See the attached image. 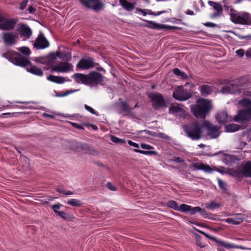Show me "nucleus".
Wrapping results in <instances>:
<instances>
[{"label":"nucleus","instance_id":"obj_48","mask_svg":"<svg viewBox=\"0 0 251 251\" xmlns=\"http://www.w3.org/2000/svg\"><path fill=\"white\" fill-rule=\"evenodd\" d=\"M225 221L228 224H231L234 225H239V222H236L234 218H227Z\"/></svg>","mask_w":251,"mask_h":251},{"label":"nucleus","instance_id":"obj_5","mask_svg":"<svg viewBox=\"0 0 251 251\" xmlns=\"http://www.w3.org/2000/svg\"><path fill=\"white\" fill-rule=\"evenodd\" d=\"M2 42L5 46H12L16 44L19 40V35L12 31L3 32L1 34Z\"/></svg>","mask_w":251,"mask_h":251},{"label":"nucleus","instance_id":"obj_27","mask_svg":"<svg viewBox=\"0 0 251 251\" xmlns=\"http://www.w3.org/2000/svg\"><path fill=\"white\" fill-rule=\"evenodd\" d=\"M243 176L251 177V162L248 161L241 169Z\"/></svg>","mask_w":251,"mask_h":251},{"label":"nucleus","instance_id":"obj_58","mask_svg":"<svg viewBox=\"0 0 251 251\" xmlns=\"http://www.w3.org/2000/svg\"><path fill=\"white\" fill-rule=\"evenodd\" d=\"M110 140L112 142L115 143H119V141H120V138H119L114 135H112L111 136Z\"/></svg>","mask_w":251,"mask_h":251},{"label":"nucleus","instance_id":"obj_26","mask_svg":"<svg viewBox=\"0 0 251 251\" xmlns=\"http://www.w3.org/2000/svg\"><path fill=\"white\" fill-rule=\"evenodd\" d=\"M216 119L220 124H224L228 122L229 121V118L227 113L224 111L217 114Z\"/></svg>","mask_w":251,"mask_h":251},{"label":"nucleus","instance_id":"obj_24","mask_svg":"<svg viewBox=\"0 0 251 251\" xmlns=\"http://www.w3.org/2000/svg\"><path fill=\"white\" fill-rule=\"evenodd\" d=\"M67 79H66V77L55 76L52 75H50L47 77L48 80L57 84H62L64 83L66 81H71V80L68 79V77H67Z\"/></svg>","mask_w":251,"mask_h":251},{"label":"nucleus","instance_id":"obj_16","mask_svg":"<svg viewBox=\"0 0 251 251\" xmlns=\"http://www.w3.org/2000/svg\"><path fill=\"white\" fill-rule=\"evenodd\" d=\"M51 72H58L61 73H66L73 70V66L67 62H62L59 65L52 66Z\"/></svg>","mask_w":251,"mask_h":251},{"label":"nucleus","instance_id":"obj_54","mask_svg":"<svg viewBox=\"0 0 251 251\" xmlns=\"http://www.w3.org/2000/svg\"><path fill=\"white\" fill-rule=\"evenodd\" d=\"M149 12L147 14H150V15H154V16H158V15H160L163 13H165L166 12V11H159V12H158L157 13H155V12H152L151 11V10H148Z\"/></svg>","mask_w":251,"mask_h":251},{"label":"nucleus","instance_id":"obj_28","mask_svg":"<svg viewBox=\"0 0 251 251\" xmlns=\"http://www.w3.org/2000/svg\"><path fill=\"white\" fill-rule=\"evenodd\" d=\"M121 5L128 11H131L135 8L134 4L127 1L126 0H120Z\"/></svg>","mask_w":251,"mask_h":251},{"label":"nucleus","instance_id":"obj_25","mask_svg":"<svg viewBox=\"0 0 251 251\" xmlns=\"http://www.w3.org/2000/svg\"><path fill=\"white\" fill-rule=\"evenodd\" d=\"M190 212L191 215H194L197 212H200V215L204 218H208V216L209 213L206 212V211L203 208L199 206H196L194 207H191V209L190 210Z\"/></svg>","mask_w":251,"mask_h":251},{"label":"nucleus","instance_id":"obj_22","mask_svg":"<svg viewBox=\"0 0 251 251\" xmlns=\"http://www.w3.org/2000/svg\"><path fill=\"white\" fill-rule=\"evenodd\" d=\"M214 87L212 86L203 84L201 85L199 88V90L200 92L201 96L206 97L210 95L213 91Z\"/></svg>","mask_w":251,"mask_h":251},{"label":"nucleus","instance_id":"obj_59","mask_svg":"<svg viewBox=\"0 0 251 251\" xmlns=\"http://www.w3.org/2000/svg\"><path fill=\"white\" fill-rule=\"evenodd\" d=\"M56 191L59 193H61L63 195H65V193H66V191L65 189H63L62 188H61V187H57L56 189H55Z\"/></svg>","mask_w":251,"mask_h":251},{"label":"nucleus","instance_id":"obj_33","mask_svg":"<svg viewBox=\"0 0 251 251\" xmlns=\"http://www.w3.org/2000/svg\"><path fill=\"white\" fill-rule=\"evenodd\" d=\"M77 148L85 153H89L91 151L90 147L85 143H79Z\"/></svg>","mask_w":251,"mask_h":251},{"label":"nucleus","instance_id":"obj_21","mask_svg":"<svg viewBox=\"0 0 251 251\" xmlns=\"http://www.w3.org/2000/svg\"><path fill=\"white\" fill-rule=\"evenodd\" d=\"M75 81L78 83H83L88 85V74L84 75L80 73H75L73 75Z\"/></svg>","mask_w":251,"mask_h":251},{"label":"nucleus","instance_id":"obj_52","mask_svg":"<svg viewBox=\"0 0 251 251\" xmlns=\"http://www.w3.org/2000/svg\"><path fill=\"white\" fill-rule=\"evenodd\" d=\"M84 107H85V108L89 112H90V113H91L92 114H95V115H98V114L97 113V112L95 111V110L92 108V107H91L90 106H88V105L87 104H85L84 105Z\"/></svg>","mask_w":251,"mask_h":251},{"label":"nucleus","instance_id":"obj_47","mask_svg":"<svg viewBox=\"0 0 251 251\" xmlns=\"http://www.w3.org/2000/svg\"><path fill=\"white\" fill-rule=\"evenodd\" d=\"M62 206V205L60 203H57L55 204H53L51 206V208L54 211V212L56 214V212H59L58 209H60L61 207Z\"/></svg>","mask_w":251,"mask_h":251},{"label":"nucleus","instance_id":"obj_51","mask_svg":"<svg viewBox=\"0 0 251 251\" xmlns=\"http://www.w3.org/2000/svg\"><path fill=\"white\" fill-rule=\"evenodd\" d=\"M156 137L165 140H169L170 137L164 133H158Z\"/></svg>","mask_w":251,"mask_h":251},{"label":"nucleus","instance_id":"obj_55","mask_svg":"<svg viewBox=\"0 0 251 251\" xmlns=\"http://www.w3.org/2000/svg\"><path fill=\"white\" fill-rule=\"evenodd\" d=\"M236 53L238 56L242 57L244 56V54H245V52L243 49H240L236 51Z\"/></svg>","mask_w":251,"mask_h":251},{"label":"nucleus","instance_id":"obj_50","mask_svg":"<svg viewBox=\"0 0 251 251\" xmlns=\"http://www.w3.org/2000/svg\"><path fill=\"white\" fill-rule=\"evenodd\" d=\"M106 186L108 188V189L111 191H116L117 190V188L115 186H114L112 183L110 182L107 183Z\"/></svg>","mask_w":251,"mask_h":251},{"label":"nucleus","instance_id":"obj_41","mask_svg":"<svg viewBox=\"0 0 251 251\" xmlns=\"http://www.w3.org/2000/svg\"><path fill=\"white\" fill-rule=\"evenodd\" d=\"M244 107H251V100L248 99H243L239 102Z\"/></svg>","mask_w":251,"mask_h":251},{"label":"nucleus","instance_id":"obj_3","mask_svg":"<svg viewBox=\"0 0 251 251\" xmlns=\"http://www.w3.org/2000/svg\"><path fill=\"white\" fill-rule=\"evenodd\" d=\"M3 57L5 58L13 64L24 67L31 64L30 61L20 53L11 50H8L2 54Z\"/></svg>","mask_w":251,"mask_h":251},{"label":"nucleus","instance_id":"obj_44","mask_svg":"<svg viewBox=\"0 0 251 251\" xmlns=\"http://www.w3.org/2000/svg\"><path fill=\"white\" fill-rule=\"evenodd\" d=\"M56 215L58 216H59L64 220H68L69 217V215L64 211L57 212H56Z\"/></svg>","mask_w":251,"mask_h":251},{"label":"nucleus","instance_id":"obj_53","mask_svg":"<svg viewBox=\"0 0 251 251\" xmlns=\"http://www.w3.org/2000/svg\"><path fill=\"white\" fill-rule=\"evenodd\" d=\"M63 56H64V58L65 59L64 60H66L67 61H71L72 59V56H71V53H69V52H68L67 53H63Z\"/></svg>","mask_w":251,"mask_h":251},{"label":"nucleus","instance_id":"obj_14","mask_svg":"<svg viewBox=\"0 0 251 251\" xmlns=\"http://www.w3.org/2000/svg\"><path fill=\"white\" fill-rule=\"evenodd\" d=\"M201 233L202 234L205 235L206 237H207L209 239H211L212 240H213V241H215L216 242L218 245H220L221 246H223V247H225L226 249H242V250H246V249H247L246 247H243V246H238V245H234V244H230L229 243L225 242V241H222V240H216V239L215 237H211V236H209L208 234H207L205 233H204V232L201 231Z\"/></svg>","mask_w":251,"mask_h":251},{"label":"nucleus","instance_id":"obj_60","mask_svg":"<svg viewBox=\"0 0 251 251\" xmlns=\"http://www.w3.org/2000/svg\"><path fill=\"white\" fill-rule=\"evenodd\" d=\"M78 91V90H72V89L68 90L66 91L63 94L62 96H65V97L70 94H72L74 92H76Z\"/></svg>","mask_w":251,"mask_h":251},{"label":"nucleus","instance_id":"obj_34","mask_svg":"<svg viewBox=\"0 0 251 251\" xmlns=\"http://www.w3.org/2000/svg\"><path fill=\"white\" fill-rule=\"evenodd\" d=\"M220 205L221 204L220 203L215 202V201H211L210 203L205 204V207L208 209L213 210L218 208Z\"/></svg>","mask_w":251,"mask_h":251},{"label":"nucleus","instance_id":"obj_32","mask_svg":"<svg viewBox=\"0 0 251 251\" xmlns=\"http://www.w3.org/2000/svg\"><path fill=\"white\" fill-rule=\"evenodd\" d=\"M208 4L210 6H212L214 9L216 11V12H219L221 13L223 12V9L220 3L213 1L209 0L208 1Z\"/></svg>","mask_w":251,"mask_h":251},{"label":"nucleus","instance_id":"obj_37","mask_svg":"<svg viewBox=\"0 0 251 251\" xmlns=\"http://www.w3.org/2000/svg\"><path fill=\"white\" fill-rule=\"evenodd\" d=\"M147 22L150 24V27L153 29H163L164 25L155 23L152 21H147Z\"/></svg>","mask_w":251,"mask_h":251},{"label":"nucleus","instance_id":"obj_29","mask_svg":"<svg viewBox=\"0 0 251 251\" xmlns=\"http://www.w3.org/2000/svg\"><path fill=\"white\" fill-rule=\"evenodd\" d=\"M27 71L32 74L38 76H41L43 75V72L42 69L35 66H31L29 69H27Z\"/></svg>","mask_w":251,"mask_h":251},{"label":"nucleus","instance_id":"obj_7","mask_svg":"<svg viewBox=\"0 0 251 251\" xmlns=\"http://www.w3.org/2000/svg\"><path fill=\"white\" fill-rule=\"evenodd\" d=\"M148 97L152 102V107L154 109L163 108L166 107V102L162 94L159 93L150 94Z\"/></svg>","mask_w":251,"mask_h":251},{"label":"nucleus","instance_id":"obj_13","mask_svg":"<svg viewBox=\"0 0 251 251\" xmlns=\"http://www.w3.org/2000/svg\"><path fill=\"white\" fill-rule=\"evenodd\" d=\"M79 1L87 8L95 11L99 10L103 6L102 3L100 0H79Z\"/></svg>","mask_w":251,"mask_h":251},{"label":"nucleus","instance_id":"obj_9","mask_svg":"<svg viewBox=\"0 0 251 251\" xmlns=\"http://www.w3.org/2000/svg\"><path fill=\"white\" fill-rule=\"evenodd\" d=\"M202 126L206 129L207 135L211 138H216L219 136L220 126L213 125L208 121H204Z\"/></svg>","mask_w":251,"mask_h":251},{"label":"nucleus","instance_id":"obj_4","mask_svg":"<svg viewBox=\"0 0 251 251\" xmlns=\"http://www.w3.org/2000/svg\"><path fill=\"white\" fill-rule=\"evenodd\" d=\"M230 19L235 24L243 25H251V15L247 12L239 13H231Z\"/></svg>","mask_w":251,"mask_h":251},{"label":"nucleus","instance_id":"obj_38","mask_svg":"<svg viewBox=\"0 0 251 251\" xmlns=\"http://www.w3.org/2000/svg\"><path fill=\"white\" fill-rule=\"evenodd\" d=\"M191 209V206L186 204H181L178 208V211L187 213Z\"/></svg>","mask_w":251,"mask_h":251},{"label":"nucleus","instance_id":"obj_19","mask_svg":"<svg viewBox=\"0 0 251 251\" xmlns=\"http://www.w3.org/2000/svg\"><path fill=\"white\" fill-rule=\"evenodd\" d=\"M119 106L121 110L120 113L123 114V115L132 116L133 115L132 110V107H130L128 103L126 101H121L119 103Z\"/></svg>","mask_w":251,"mask_h":251},{"label":"nucleus","instance_id":"obj_23","mask_svg":"<svg viewBox=\"0 0 251 251\" xmlns=\"http://www.w3.org/2000/svg\"><path fill=\"white\" fill-rule=\"evenodd\" d=\"M193 167L198 170H202L206 173H211L213 169L207 164L202 163H195L193 164Z\"/></svg>","mask_w":251,"mask_h":251},{"label":"nucleus","instance_id":"obj_56","mask_svg":"<svg viewBox=\"0 0 251 251\" xmlns=\"http://www.w3.org/2000/svg\"><path fill=\"white\" fill-rule=\"evenodd\" d=\"M141 147L143 149L149 150L153 149V147H152L150 145L146 144H143V143L141 144Z\"/></svg>","mask_w":251,"mask_h":251},{"label":"nucleus","instance_id":"obj_36","mask_svg":"<svg viewBox=\"0 0 251 251\" xmlns=\"http://www.w3.org/2000/svg\"><path fill=\"white\" fill-rule=\"evenodd\" d=\"M133 151L135 152H138L143 154L147 155H156L157 154V153L155 151H145L143 150H139L137 149H133Z\"/></svg>","mask_w":251,"mask_h":251},{"label":"nucleus","instance_id":"obj_10","mask_svg":"<svg viewBox=\"0 0 251 251\" xmlns=\"http://www.w3.org/2000/svg\"><path fill=\"white\" fill-rule=\"evenodd\" d=\"M88 85L96 86L101 85L103 81L104 76L100 73L93 71L88 74Z\"/></svg>","mask_w":251,"mask_h":251},{"label":"nucleus","instance_id":"obj_2","mask_svg":"<svg viewBox=\"0 0 251 251\" xmlns=\"http://www.w3.org/2000/svg\"><path fill=\"white\" fill-rule=\"evenodd\" d=\"M183 129L187 137L193 140H199L202 137L201 127L197 121L183 126Z\"/></svg>","mask_w":251,"mask_h":251},{"label":"nucleus","instance_id":"obj_57","mask_svg":"<svg viewBox=\"0 0 251 251\" xmlns=\"http://www.w3.org/2000/svg\"><path fill=\"white\" fill-rule=\"evenodd\" d=\"M71 125L73 126V127L79 129H84V127L82 126L75 123H71Z\"/></svg>","mask_w":251,"mask_h":251},{"label":"nucleus","instance_id":"obj_15","mask_svg":"<svg viewBox=\"0 0 251 251\" xmlns=\"http://www.w3.org/2000/svg\"><path fill=\"white\" fill-rule=\"evenodd\" d=\"M34 47L38 50L44 49L49 47L50 43L42 33H40L33 44Z\"/></svg>","mask_w":251,"mask_h":251},{"label":"nucleus","instance_id":"obj_8","mask_svg":"<svg viewBox=\"0 0 251 251\" xmlns=\"http://www.w3.org/2000/svg\"><path fill=\"white\" fill-rule=\"evenodd\" d=\"M251 119V107L239 110L234 117V120L238 123H247Z\"/></svg>","mask_w":251,"mask_h":251},{"label":"nucleus","instance_id":"obj_31","mask_svg":"<svg viewBox=\"0 0 251 251\" xmlns=\"http://www.w3.org/2000/svg\"><path fill=\"white\" fill-rule=\"evenodd\" d=\"M242 126L237 124H229L225 126V129L227 132H235L239 130Z\"/></svg>","mask_w":251,"mask_h":251},{"label":"nucleus","instance_id":"obj_1","mask_svg":"<svg viewBox=\"0 0 251 251\" xmlns=\"http://www.w3.org/2000/svg\"><path fill=\"white\" fill-rule=\"evenodd\" d=\"M212 108L211 101L207 99H200L196 104L191 106V110L197 118L205 119Z\"/></svg>","mask_w":251,"mask_h":251},{"label":"nucleus","instance_id":"obj_45","mask_svg":"<svg viewBox=\"0 0 251 251\" xmlns=\"http://www.w3.org/2000/svg\"><path fill=\"white\" fill-rule=\"evenodd\" d=\"M163 29H168V30L176 29V30H182V28L180 27H178V26L164 25Z\"/></svg>","mask_w":251,"mask_h":251},{"label":"nucleus","instance_id":"obj_64","mask_svg":"<svg viewBox=\"0 0 251 251\" xmlns=\"http://www.w3.org/2000/svg\"><path fill=\"white\" fill-rule=\"evenodd\" d=\"M246 56L248 58H251V48H249L245 52Z\"/></svg>","mask_w":251,"mask_h":251},{"label":"nucleus","instance_id":"obj_6","mask_svg":"<svg viewBox=\"0 0 251 251\" xmlns=\"http://www.w3.org/2000/svg\"><path fill=\"white\" fill-rule=\"evenodd\" d=\"M192 94L181 86H178L173 93L174 99L179 101H185L192 97Z\"/></svg>","mask_w":251,"mask_h":251},{"label":"nucleus","instance_id":"obj_49","mask_svg":"<svg viewBox=\"0 0 251 251\" xmlns=\"http://www.w3.org/2000/svg\"><path fill=\"white\" fill-rule=\"evenodd\" d=\"M28 0H22V2L20 3V9L23 10L26 6Z\"/></svg>","mask_w":251,"mask_h":251},{"label":"nucleus","instance_id":"obj_35","mask_svg":"<svg viewBox=\"0 0 251 251\" xmlns=\"http://www.w3.org/2000/svg\"><path fill=\"white\" fill-rule=\"evenodd\" d=\"M67 204L72 206L79 207L81 205L82 202L78 200L71 199L67 201Z\"/></svg>","mask_w":251,"mask_h":251},{"label":"nucleus","instance_id":"obj_46","mask_svg":"<svg viewBox=\"0 0 251 251\" xmlns=\"http://www.w3.org/2000/svg\"><path fill=\"white\" fill-rule=\"evenodd\" d=\"M218 184H219V187L221 189H222V190H223L224 191L226 190V184L222 180H221L220 179H218Z\"/></svg>","mask_w":251,"mask_h":251},{"label":"nucleus","instance_id":"obj_39","mask_svg":"<svg viewBox=\"0 0 251 251\" xmlns=\"http://www.w3.org/2000/svg\"><path fill=\"white\" fill-rule=\"evenodd\" d=\"M167 206L176 211H178L179 208L178 205L175 201H169L167 203Z\"/></svg>","mask_w":251,"mask_h":251},{"label":"nucleus","instance_id":"obj_12","mask_svg":"<svg viewBox=\"0 0 251 251\" xmlns=\"http://www.w3.org/2000/svg\"><path fill=\"white\" fill-rule=\"evenodd\" d=\"M17 31L23 40L25 41L30 38L32 34V31L29 26L25 24L21 23L18 25Z\"/></svg>","mask_w":251,"mask_h":251},{"label":"nucleus","instance_id":"obj_40","mask_svg":"<svg viewBox=\"0 0 251 251\" xmlns=\"http://www.w3.org/2000/svg\"><path fill=\"white\" fill-rule=\"evenodd\" d=\"M230 174L233 176L237 177H241L243 176L242 171H238L237 170L230 169L229 171Z\"/></svg>","mask_w":251,"mask_h":251},{"label":"nucleus","instance_id":"obj_20","mask_svg":"<svg viewBox=\"0 0 251 251\" xmlns=\"http://www.w3.org/2000/svg\"><path fill=\"white\" fill-rule=\"evenodd\" d=\"M185 112V110L181 108L178 104H171L169 108V113L172 114H179L181 116H184Z\"/></svg>","mask_w":251,"mask_h":251},{"label":"nucleus","instance_id":"obj_11","mask_svg":"<svg viewBox=\"0 0 251 251\" xmlns=\"http://www.w3.org/2000/svg\"><path fill=\"white\" fill-rule=\"evenodd\" d=\"M1 21L0 24V29L8 31L14 29L18 22L17 18L6 19L4 17Z\"/></svg>","mask_w":251,"mask_h":251},{"label":"nucleus","instance_id":"obj_63","mask_svg":"<svg viewBox=\"0 0 251 251\" xmlns=\"http://www.w3.org/2000/svg\"><path fill=\"white\" fill-rule=\"evenodd\" d=\"M56 57H58L60 59H62V60H64L63 56V53L60 52V51H56L55 53Z\"/></svg>","mask_w":251,"mask_h":251},{"label":"nucleus","instance_id":"obj_43","mask_svg":"<svg viewBox=\"0 0 251 251\" xmlns=\"http://www.w3.org/2000/svg\"><path fill=\"white\" fill-rule=\"evenodd\" d=\"M236 222H239V225L245 220V216L242 214H236L234 218Z\"/></svg>","mask_w":251,"mask_h":251},{"label":"nucleus","instance_id":"obj_42","mask_svg":"<svg viewBox=\"0 0 251 251\" xmlns=\"http://www.w3.org/2000/svg\"><path fill=\"white\" fill-rule=\"evenodd\" d=\"M22 53L25 55H29L31 54V51L28 47H22L18 50Z\"/></svg>","mask_w":251,"mask_h":251},{"label":"nucleus","instance_id":"obj_61","mask_svg":"<svg viewBox=\"0 0 251 251\" xmlns=\"http://www.w3.org/2000/svg\"><path fill=\"white\" fill-rule=\"evenodd\" d=\"M205 26L208 27H215L216 26V24L211 23V22H206L203 24Z\"/></svg>","mask_w":251,"mask_h":251},{"label":"nucleus","instance_id":"obj_30","mask_svg":"<svg viewBox=\"0 0 251 251\" xmlns=\"http://www.w3.org/2000/svg\"><path fill=\"white\" fill-rule=\"evenodd\" d=\"M173 73L177 76H180L182 79L186 80L188 78L187 75L184 72L180 71L178 68H176L173 70Z\"/></svg>","mask_w":251,"mask_h":251},{"label":"nucleus","instance_id":"obj_62","mask_svg":"<svg viewBox=\"0 0 251 251\" xmlns=\"http://www.w3.org/2000/svg\"><path fill=\"white\" fill-rule=\"evenodd\" d=\"M128 144L132 147H134L135 148H138L139 147V144L132 141L131 140H128L127 141Z\"/></svg>","mask_w":251,"mask_h":251},{"label":"nucleus","instance_id":"obj_17","mask_svg":"<svg viewBox=\"0 0 251 251\" xmlns=\"http://www.w3.org/2000/svg\"><path fill=\"white\" fill-rule=\"evenodd\" d=\"M240 84L238 80H236L230 84L229 86H226L222 88L223 91L226 93H240Z\"/></svg>","mask_w":251,"mask_h":251},{"label":"nucleus","instance_id":"obj_18","mask_svg":"<svg viewBox=\"0 0 251 251\" xmlns=\"http://www.w3.org/2000/svg\"><path fill=\"white\" fill-rule=\"evenodd\" d=\"M95 66V63L92 58L82 59L77 64V68L85 70L92 68Z\"/></svg>","mask_w":251,"mask_h":251}]
</instances>
